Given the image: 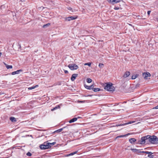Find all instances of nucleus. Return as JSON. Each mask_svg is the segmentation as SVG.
Instances as JSON below:
<instances>
[{"mask_svg":"<svg viewBox=\"0 0 158 158\" xmlns=\"http://www.w3.org/2000/svg\"><path fill=\"white\" fill-rule=\"evenodd\" d=\"M139 84H137L136 85V86H135L136 88H137V87H139Z\"/></svg>","mask_w":158,"mask_h":158,"instance_id":"ea45409f","label":"nucleus"},{"mask_svg":"<svg viewBox=\"0 0 158 158\" xmlns=\"http://www.w3.org/2000/svg\"><path fill=\"white\" fill-rule=\"evenodd\" d=\"M56 143L55 142H53L52 143H48V145H49V146H50V147H51V145H54Z\"/></svg>","mask_w":158,"mask_h":158,"instance_id":"7c9ffc66","label":"nucleus"},{"mask_svg":"<svg viewBox=\"0 0 158 158\" xmlns=\"http://www.w3.org/2000/svg\"><path fill=\"white\" fill-rule=\"evenodd\" d=\"M130 75V73L129 72L127 71L126 72L125 74L123 75V77L126 78L128 77Z\"/></svg>","mask_w":158,"mask_h":158,"instance_id":"ddd939ff","label":"nucleus"},{"mask_svg":"<svg viewBox=\"0 0 158 158\" xmlns=\"http://www.w3.org/2000/svg\"><path fill=\"white\" fill-rule=\"evenodd\" d=\"M151 12V11H148L147 13H148V15H149L150 14V13Z\"/></svg>","mask_w":158,"mask_h":158,"instance_id":"58836bf2","label":"nucleus"},{"mask_svg":"<svg viewBox=\"0 0 158 158\" xmlns=\"http://www.w3.org/2000/svg\"><path fill=\"white\" fill-rule=\"evenodd\" d=\"M122 0H110V2L113 4L119 2Z\"/></svg>","mask_w":158,"mask_h":158,"instance_id":"0eeeda50","label":"nucleus"},{"mask_svg":"<svg viewBox=\"0 0 158 158\" xmlns=\"http://www.w3.org/2000/svg\"><path fill=\"white\" fill-rule=\"evenodd\" d=\"M1 55H2V53L0 52V56Z\"/></svg>","mask_w":158,"mask_h":158,"instance_id":"79ce46f5","label":"nucleus"},{"mask_svg":"<svg viewBox=\"0 0 158 158\" xmlns=\"http://www.w3.org/2000/svg\"><path fill=\"white\" fill-rule=\"evenodd\" d=\"M137 77V76L136 75H133L132 76L131 79H135Z\"/></svg>","mask_w":158,"mask_h":158,"instance_id":"2f4dec72","label":"nucleus"},{"mask_svg":"<svg viewBox=\"0 0 158 158\" xmlns=\"http://www.w3.org/2000/svg\"><path fill=\"white\" fill-rule=\"evenodd\" d=\"M5 65L6 66L7 69H12V66L10 65H8L6 64H5Z\"/></svg>","mask_w":158,"mask_h":158,"instance_id":"412c9836","label":"nucleus"},{"mask_svg":"<svg viewBox=\"0 0 158 158\" xmlns=\"http://www.w3.org/2000/svg\"><path fill=\"white\" fill-rule=\"evenodd\" d=\"M130 133H127L126 134H125V135H119V136H118L117 137V138H121V137H126L127 136H128V135H130Z\"/></svg>","mask_w":158,"mask_h":158,"instance_id":"2eb2a0df","label":"nucleus"},{"mask_svg":"<svg viewBox=\"0 0 158 158\" xmlns=\"http://www.w3.org/2000/svg\"><path fill=\"white\" fill-rule=\"evenodd\" d=\"M66 127H64L63 128H60L59 129H58V130L55 131L54 132V133H59V132H61L63 130V129L64 128H66Z\"/></svg>","mask_w":158,"mask_h":158,"instance_id":"dca6fc26","label":"nucleus"},{"mask_svg":"<svg viewBox=\"0 0 158 158\" xmlns=\"http://www.w3.org/2000/svg\"><path fill=\"white\" fill-rule=\"evenodd\" d=\"M106 85L105 86L104 89L108 91H113L115 89V88L113 86L112 84H106Z\"/></svg>","mask_w":158,"mask_h":158,"instance_id":"f257e3e1","label":"nucleus"},{"mask_svg":"<svg viewBox=\"0 0 158 158\" xmlns=\"http://www.w3.org/2000/svg\"><path fill=\"white\" fill-rule=\"evenodd\" d=\"M85 87L87 89H93V87H94V86L93 85H92L90 86H88L86 85H84Z\"/></svg>","mask_w":158,"mask_h":158,"instance_id":"9d476101","label":"nucleus"},{"mask_svg":"<svg viewBox=\"0 0 158 158\" xmlns=\"http://www.w3.org/2000/svg\"><path fill=\"white\" fill-rule=\"evenodd\" d=\"M50 25V23H48L47 24H45L44 25L43 27L44 28H45L47 27H49Z\"/></svg>","mask_w":158,"mask_h":158,"instance_id":"393cba45","label":"nucleus"},{"mask_svg":"<svg viewBox=\"0 0 158 158\" xmlns=\"http://www.w3.org/2000/svg\"><path fill=\"white\" fill-rule=\"evenodd\" d=\"M136 141L135 139L134 138H131L129 139V141L130 143H132L134 142H135Z\"/></svg>","mask_w":158,"mask_h":158,"instance_id":"f3484780","label":"nucleus"},{"mask_svg":"<svg viewBox=\"0 0 158 158\" xmlns=\"http://www.w3.org/2000/svg\"><path fill=\"white\" fill-rule=\"evenodd\" d=\"M158 109V105L153 108V109Z\"/></svg>","mask_w":158,"mask_h":158,"instance_id":"4c0bfd02","label":"nucleus"},{"mask_svg":"<svg viewBox=\"0 0 158 158\" xmlns=\"http://www.w3.org/2000/svg\"><path fill=\"white\" fill-rule=\"evenodd\" d=\"M1 154V153H0V154Z\"/></svg>","mask_w":158,"mask_h":158,"instance_id":"49530a36","label":"nucleus"},{"mask_svg":"<svg viewBox=\"0 0 158 158\" xmlns=\"http://www.w3.org/2000/svg\"><path fill=\"white\" fill-rule=\"evenodd\" d=\"M149 141L152 143H155L156 141V137L154 135L150 136V138L149 139Z\"/></svg>","mask_w":158,"mask_h":158,"instance_id":"20e7f679","label":"nucleus"},{"mask_svg":"<svg viewBox=\"0 0 158 158\" xmlns=\"http://www.w3.org/2000/svg\"><path fill=\"white\" fill-rule=\"evenodd\" d=\"M77 151H76V152H73L69 154L68 155H67V156H72V155H73L77 153Z\"/></svg>","mask_w":158,"mask_h":158,"instance_id":"bb28decb","label":"nucleus"},{"mask_svg":"<svg viewBox=\"0 0 158 158\" xmlns=\"http://www.w3.org/2000/svg\"><path fill=\"white\" fill-rule=\"evenodd\" d=\"M134 122H135V121H130L127 123H124V124H125V125H126L133 123Z\"/></svg>","mask_w":158,"mask_h":158,"instance_id":"c85d7f7f","label":"nucleus"},{"mask_svg":"<svg viewBox=\"0 0 158 158\" xmlns=\"http://www.w3.org/2000/svg\"><path fill=\"white\" fill-rule=\"evenodd\" d=\"M147 142L145 139V137H142L140 140V144H143L145 143V142Z\"/></svg>","mask_w":158,"mask_h":158,"instance_id":"1a4fd4ad","label":"nucleus"},{"mask_svg":"<svg viewBox=\"0 0 158 158\" xmlns=\"http://www.w3.org/2000/svg\"><path fill=\"white\" fill-rule=\"evenodd\" d=\"M77 18V17H73V16H71L67 18V20L69 21H70L71 20H73V19H76Z\"/></svg>","mask_w":158,"mask_h":158,"instance_id":"9b49d317","label":"nucleus"},{"mask_svg":"<svg viewBox=\"0 0 158 158\" xmlns=\"http://www.w3.org/2000/svg\"><path fill=\"white\" fill-rule=\"evenodd\" d=\"M92 96V95H88L87 96Z\"/></svg>","mask_w":158,"mask_h":158,"instance_id":"37998d69","label":"nucleus"},{"mask_svg":"<svg viewBox=\"0 0 158 158\" xmlns=\"http://www.w3.org/2000/svg\"><path fill=\"white\" fill-rule=\"evenodd\" d=\"M144 137H145V140H146L147 142L149 141V139L150 138V136L148 135L145 136H144Z\"/></svg>","mask_w":158,"mask_h":158,"instance_id":"6ab92c4d","label":"nucleus"},{"mask_svg":"<svg viewBox=\"0 0 158 158\" xmlns=\"http://www.w3.org/2000/svg\"><path fill=\"white\" fill-rule=\"evenodd\" d=\"M77 118H73V119H71L69 121V123H71L73 122H74L77 120Z\"/></svg>","mask_w":158,"mask_h":158,"instance_id":"4468645a","label":"nucleus"},{"mask_svg":"<svg viewBox=\"0 0 158 158\" xmlns=\"http://www.w3.org/2000/svg\"><path fill=\"white\" fill-rule=\"evenodd\" d=\"M123 126H125V124H124V123H123V124H116V125H114V126H112V127H116Z\"/></svg>","mask_w":158,"mask_h":158,"instance_id":"4be33fe9","label":"nucleus"},{"mask_svg":"<svg viewBox=\"0 0 158 158\" xmlns=\"http://www.w3.org/2000/svg\"><path fill=\"white\" fill-rule=\"evenodd\" d=\"M98 66L101 69L103 68L104 67V64L102 63H99Z\"/></svg>","mask_w":158,"mask_h":158,"instance_id":"b1692460","label":"nucleus"},{"mask_svg":"<svg viewBox=\"0 0 158 158\" xmlns=\"http://www.w3.org/2000/svg\"><path fill=\"white\" fill-rule=\"evenodd\" d=\"M137 17H138V19H140L139 18V17H140V16L139 15H138V16H137Z\"/></svg>","mask_w":158,"mask_h":158,"instance_id":"a19ab883","label":"nucleus"},{"mask_svg":"<svg viewBox=\"0 0 158 158\" xmlns=\"http://www.w3.org/2000/svg\"><path fill=\"white\" fill-rule=\"evenodd\" d=\"M78 76V74H73L72 75V77H71V80L72 81H74L76 77Z\"/></svg>","mask_w":158,"mask_h":158,"instance_id":"6e6552de","label":"nucleus"},{"mask_svg":"<svg viewBox=\"0 0 158 158\" xmlns=\"http://www.w3.org/2000/svg\"><path fill=\"white\" fill-rule=\"evenodd\" d=\"M40 148L41 149H46L49 148H50V146L48 145V143H46L45 142L44 144H41L40 146Z\"/></svg>","mask_w":158,"mask_h":158,"instance_id":"7ed1b4c3","label":"nucleus"},{"mask_svg":"<svg viewBox=\"0 0 158 158\" xmlns=\"http://www.w3.org/2000/svg\"><path fill=\"white\" fill-rule=\"evenodd\" d=\"M64 70V72L65 73L67 74V73H68V71L66 70Z\"/></svg>","mask_w":158,"mask_h":158,"instance_id":"c9c22d12","label":"nucleus"},{"mask_svg":"<svg viewBox=\"0 0 158 158\" xmlns=\"http://www.w3.org/2000/svg\"><path fill=\"white\" fill-rule=\"evenodd\" d=\"M131 150L133 152H137V153H140V152H139V151H138V150L136 149H131Z\"/></svg>","mask_w":158,"mask_h":158,"instance_id":"a878e982","label":"nucleus"},{"mask_svg":"<svg viewBox=\"0 0 158 158\" xmlns=\"http://www.w3.org/2000/svg\"><path fill=\"white\" fill-rule=\"evenodd\" d=\"M139 152L140 153H146L147 154H148V157H149V158H153V156L152 155V154H153L151 152H146V151H140Z\"/></svg>","mask_w":158,"mask_h":158,"instance_id":"39448f33","label":"nucleus"},{"mask_svg":"<svg viewBox=\"0 0 158 158\" xmlns=\"http://www.w3.org/2000/svg\"><path fill=\"white\" fill-rule=\"evenodd\" d=\"M68 67L71 70H76L78 68V66L74 64H70L68 65Z\"/></svg>","mask_w":158,"mask_h":158,"instance_id":"f03ea898","label":"nucleus"},{"mask_svg":"<svg viewBox=\"0 0 158 158\" xmlns=\"http://www.w3.org/2000/svg\"><path fill=\"white\" fill-rule=\"evenodd\" d=\"M10 119L12 122H15L16 121L15 118L13 117H10Z\"/></svg>","mask_w":158,"mask_h":158,"instance_id":"5701e85b","label":"nucleus"},{"mask_svg":"<svg viewBox=\"0 0 158 158\" xmlns=\"http://www.w3.org/2000/svg\"><path fill=\"white\" fill-rule=\"evenodd\" d=\"M27 155L29 156H31V154L30 152H28L27 153Z\"/></svg>","mask_w":158,"mask_h":158,"instance_id":"72a5a7b5","label":"nucleus"},{"mask_svg":"<svg viewBox=\"0 0 158 158\" xmlns=\"http://www.w3.org/2000/svg\"><path fill=\"white\" fill-rule=\"evenodd\" d=\"M22 70L20 69L19 70H18L16 71L13 72L11 74L12 75H14L15 74H18L20 72H22Z\"/></svg>","mask_w":158,"mask_h":158,"instance_id":"f8f14e48","label":"nucleus"},{"mask_svg":"<svg viewBox=\"0 0 158 158\" xmlns=\"http://www.w3.org/2000/svg\"><path fill=\"white\" fill-rule=\"evenodd\" d=\"M71 8L70 7H69V10H71Z\"/></svg>","mask_w":158,"mask_h":158,"instance_id":"c03bdc74","label":"nucleus"},{"mask_svg":"<svg viewBox=\"0 0 158 158\" xmlns=\"http://www.w3.org/2000/svg\"><path fill=\"white\" fill-rule=\"evenodd\" d=\"M93 90L95 92L99 91L101 90V89L99 88H94V87L93 89Z\"/></svg>","mask_w":158,"mask_h":158,"instance_id":"a211bd4d","label":"nucleus"},{"mask_svg":"<svg viewBox=\"0 0 158 158\" xmlns=\"http://www.w3.org/2000/svg\"><path fill=\"white\" fill-rule=\"evenodd\" d=\"M60 108V106H59V105H58L57 106H56L55 107H54V108H53V109H52L51 110L53 111L56 109L57 108Z\"/></svg>","mask_w":158,"mask_h":158,"instance_id":"cd10ccee","label":"nucleus"},{"mask_svg":"<svg viewBox=\"0 0 158 158\" xmlns=\"http://www.w3.org/2000/svg\"><path fill=\"white\" fill-rule=\"evenodd\" d=\"M78 103H83L85 102V101H77Z\"/></svg>","mask_w":158,"mask_h":158,"instance_id":"f704fd0d","label":"nucleus"},{"mask_svg":"<svg viewBox=\"0 0 158 158\" xmlns=\"http://www.w3.org/2000/svg\"><path fill=\"white\" fill-rule=\"evenodd\" d=\"M84 65H87L89 66H90L91 65V63H86L84 64Z\"/></svg>","mask_w":158,"mask_h":158,"instance_id":"473e14b6","label":"nucleus"},{"mask_svg":"<svg viewBox=\"0 0 158 158\" xmlns=\"http://www.w3.org/2000/svg\"><path fill=\"white\" fill-rule=\"evenodd\" d=\"M114 9L115 10H118L119 9V8L118 7H114Z\"/></svg>","mask_w":158,"mask_h":158,"instance_id":"e433bc0d","label":"nucleus"},{"mask_svg":"<svg viewBox=\"0 0 158 158\" xmlns=\"http://www.w3.org/2000/svg\"><path fill=\"white\" fill-rule=\"evenodd\" d=\"M38 87V85H36L35 86H34L31 87H29L28 88V89L29 90H31L32 89H33Z\"/></svg>","mask_w":158,"mask_h":158,"instance_id":"aec40b11","label":"nucleus"},{"mask_svg":"<svg viewBox=\"0 0 158 158\" xmlns=\"http://www.w3.org/2000/svg\"><path fill=\"white\" fill-rule=\"evenodd\" d=\"M86 81L88 83H91L92 82V80L89 78H87L86 79Z\"/></svg>","mask_w":158,"mask_h":158,"instance_id":"c756f323","label":"nucleus"},{"mask_svg":"<svg viewBox=\"0 0 158 158\" xmlns=\"http://www.w3.org/2000/svg\"><path fill=\"white\" fill-rule=\"evenodd\" d=\"M143 76L144 79H147L148 77H150L151 74L149 73L146 72L143 73Z\"/></svg>","mask_w":158,"mask_h":158,"instance_id":"423d86ee","label":"nucleus"},{"mask_svg":"<svg viewBox=\"0 0 158 158\" xmlns=\"http://www.w3.org/2000/svg\"><path fill=\"white\" fill-rule=\"evenodd\" d=\"M157 21L158 22V18L157 19Z\"/></svg>","mask_w":158,"mask_h":158,"instance_id":"a18cd8bd","label":"nucleus"}]
</instances>
